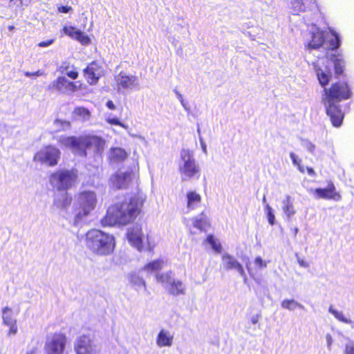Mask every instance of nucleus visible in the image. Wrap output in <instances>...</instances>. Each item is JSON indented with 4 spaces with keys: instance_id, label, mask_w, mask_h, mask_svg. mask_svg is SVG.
Here are the masks:
<instances>
[{
    "instance_id": "obj_1",
    "label": "nucleus",
    "mask_w": 354,
    "mask_h": 354,
    "mask_svg": "<svg viewBox=\"0 0 354 354\" xmlns=\"http://www.w3.org/2000/svg\"><path fill=\"white\" fill-rule=\"evenodd\" d=\"M145 200V196L143 194H138L109 207L106 216L101 220L102 225L113 226L129 223L140 214Z\"/></svg>"
},
{
    "instance_id": "obj_2",
    "label": "nucleus",
    "mask_w": 354,
    "mask_h": 354,
    "mask_svg": "<svg viewBox=\"0 0 354 354\" xmlns=\"http://www.w3.org/2000/svg\"><path fill=\"white\" fill-rule=\"evenodd\" d=\"M322 102L334 127H339L342 122L344 113L338 103L342 100H347L351 96V89L346 83L337 82L330 88H324Z\"/></svg>"
},
{
    "instance_id": "obj_3",
    "label": "nucleus",
    "mask_w": 354,
    "mask_h": 354,
    "mask_svg": "<svg viewBox=\"0 0 354 354\" xmlns=\"http://www.w3.org/2000/svg\"><path fill=\"white\" fill-rule=\"evenodd\" d=\"M58 142L69 149L74 154L87 156V150L93 149L96 154L104 151L105 141L97 136H65L59 137Z\"/></svg>"
},
{
    "instance_id": "obj_4",
    "label": "nucleus",
    "mask_w": 354,
    "mask_h": 354,
    "mask_svg": "<svg viewBox=\"0 0 354 354\" xmlns=\"http://www.w3.org/2000/svg\"><path fill=\"white\" fill-rule=\"evenodd\" d=\"M85 245L92 253L98 256H107L115 249V238L102 230L92 229L86 234Z\"/></svg>"
},
{
    "instance_id": "obj_5",
    "label": "nucleus",
    "mask_w": 354,
    "mask_h": 354,
    "mask_svg": "<svg viewBox=\"0 0 354 354\" xmlns=\"http://www.w3.org/2000/svg\"><path fill=\"white\" fill-rule=\"evenodd\" d=\"M97 203V197L95 192L84 191L81 192L74 209V216L72 223L74 226H82L86 222L91 212L95 209Z\"/></svg>"
},
{
    "instance_id": "obj_6",
    "label": "nucleus",
    "mask_w": 354,
    "mask_h": 354,
    "mask_svg": "<svg viewBox=\"0 0 354 354\" xmlns=\"http://www.w3.org/2000/svg\"><path fill=\"white\" fill-rule=\"evenodd\" d=\"M330 35L317 29L311 32V39L305 46L306 50L310 53L312 50H317L321 47L325 49L336 50L340 44L341 40L339 35L334 30H330Z\"/></svg>"
},
{
    "instance_id": "obj_7",
    "label": "nucleus",
    "mask_w": 354,
    "mask_h": 354,
    "mask_svg": "<svg viewBox=\"0 0 354 354\" xmlns=\"http://www.w3.org/2000/svg\"><path fill=\"white\" fill-rule=\"evenodd\" d=\"M178 170L183 181L199 178L201 168L196 162L193 152L190 150L185 149L181 150Z\"/></svg>"
},
{
    "instance_id": "obj_8",
    "label": "nucleus",
    "mask_w": 354,
    "mask_h": 354,
    "mask_svg": "<svg viewBox=\"0 0 354 354\" xmlns=\"http://www.w3.org/2000/svg\"><path fill=\"white\" fill-rule=\"evenodd\" d=\"M77 177L76 170H59L50 175V183L57 190L66 191L75 183Z\"/></svg>"
},
{
    "instance_id": "obj_9",
    "label": "nucleus",
    "mask_w": 354,
    "mask_h": 354,
    "mask_svg": "<svg viewBox=\"0 0 354 354\" xmlns=\"http://www.w3.org/2000/svg\"><path fill=\"white\" fill-rule=\"evenodd\" d=\"M156 280L160 283L169 294L173 296L184 295L186 293V286L180 279H176L171 272L158 274Z\"/></svg>"
},
{
    "instance_id": "obj_10",
    "label": "nucleus",
    "mask_w": 354,
    "mask_h": 354,
    "mask_svg": "<svg viewBox=\"0 0 354 354\" xmlns=\"http://www.w3.org/2000/svg\"><path fill=\"white\" fill-rule=\"evenodd\" d=\"M60 154V151L57 148L48 146L35 153L34 161L53 167L57 164Z\"/></svg>"
},
{
    "instance_id": "obj_11",
    "label": "nucleus",
    "mask_w": 354,
    "mask_h": 354,
    "mask_svg": "<svg viewBox=\"0 0 354 354\" xmlns=\"http://www.w3.org/2000/svg\"><path fill=\"white\" fill-rule=\"evenodd\" d=\"M48 90L55 91L63 94L70 95L80 89L77 82L68 80L65 76H59L53 81L48 86Z\"/></svg>"
},
{
    "instance_id": "obj_12",
    "label": "nucleus",
    "mask_w": 354,
    "mask_h": 354,
    "mask_svg": "<svg viewBox=\"0 0 354 354\" xmlns=\"http://www.w3.org/2000/svg\"><path fill=\"white\" fill-rule=\"evenodd\" d=\"M66 337L62 333L48 336L45 344L46 354H62L66 346Z\"/></svg>"
},
{
    "instance_id": "obj_13",
    "label": "nucleus",
    "mask_w": 354,
    "mask_h": 354,
    "mask_svg": "<svg viewBox=\"0 0 354 354\" xmlns=\"http://www.w3.org/2000/svg\"><path fill=\"white\" fill-rule=\"evenodd\" d=\"M115 80L118 86V90H133L139 88L138 78L136 75H128L121 71L115 76Z\"/></svg>"
},
{
    "instance_id": "obj_14",
    "label": "nucleus",
    "mask_w": 354,
    "mask_h": 354,
    "mask_svg": "<svg viewBox=\"0 0 354 354\" xmlns=\"http://www.w3.org/2000/svg\"><path fill=\"white\" fill-rule=\"evenodd\" d=\"M221 261V266L223 267V269L227 271L232 270H236L243 277L244 281H246L247 276L243 267L234 257L228 253H225L222 255Z\"/></svg>"
},
{
    "instance_id": "obj_15",
    "label": "nucleus",
    "mask_w": 354,
    "mask_h": 354,
    "mask_svg": "<svg viewBox=\"0 0 354 354\" xmlns=\"http://www.w3.org/2000/svg\"><path fill=\"white\" fill-rule=\"evenodd\" d=\"M75 351L76 354H95V346L90 337L87 335L80 336L75 342Z\"/></svg>"
},
{
    "instance_id": "obj_16",
    "label": "nucleus",
    "mask_w": 354,
    "mask_h": 354,
    "mask_svg": "<svg viewBox=\"0 0 354 354\" xmlns=\"http://www.w3.org/2000/svg\"><path fill=\"white\" fill-rule=\"evenodd\" d=\"M84 76L90 84H95L103 74L102 66L97 62L90 63L84 70Z\"/></svg>"
},
{
    "instance_id": "obj_17",
    "label": "nucleus",
    "mask_w": 354,
    "mask_h": 354,
    "mask_svg": "<svg viewBox=\"0 0 354 354\" xmlns=\"http://www.w3.org/2000/svg\"><path fill=\"white\" fill-rule=\"evenodd\" d=\"M142 236L141 227L138 225L129 228L127 234L129 242L139 251L142 249Z\"/></svg>"
},
{
    "instance_id": "obj_18",
    "label": "nucleus",
    "mask_w": 354,
    "mask_h": 354,
    "mask_svg": "<svg viewBox=\"0 0 354 354\" xmlns=\"http://www.w3.org/2000/svg\"><path fill=\"white\" fill-rule=\"evenodd\" d=\"M132 180L131 172H120L113 175L111 179V183L116 189H124L129 187Z\"/></svg>"
},
{
    "instance_id": "obj_19",
    "label": "nucleus",
    "mask_w": 354,
    "mask_h": 354,
    "mask_svg": "<svg viewBox=\"0 0 354 354\" xmlns=\"http://www.w3.org/2000/svg\"><path fill=\"white\" fill-rule=\"evenodd\" d=\"M311 192L315 195L317 198L333 199L335 201L341 199L339 194L335 192V187L333 184H330L326 188L312 189Z\"/></svg>"
},
{
    "instance_id": "obj_20",
    "label": "nucleus",
    "mask_w": 354,
    "mask_h": 354,
    "mask_svg": "<svg viewBox=\"0 0 354 354\" xmlns=\"http://www.w3.org/2000/svg\"><path fill=\"white\" fill-rule=\"evenodd\" d=\"M64 32L73 39H77L82 44L86 45L91 42L89 37L80 30L73 26H65L63 28Z\"/></svg>"
},
{
    "instance_id": "obj_21",
    "label": "nucleus",
    "mask_w": 354,
    "mask_h": 354,
    "mask_svg": "<svg viewBox=\"0 0 354 354\" xmlns=\"http://www.w3.org/2000/svg\"><path fill=\"white\" fill-rule=\"evenodd\" d=\"M281 209L286 220L289 222L291 221L296 214V210L293 205V201L289 195H286L281 201Z\"/></svg>"
},
{
    "instance_id": "obj_22",
    "label": "nucleus",
    "mask_w": 354,
    "mask_h": 354,
    "mask_svg": "<svg viewBox=\"0 0 354 354\" xmlns=\"http://www.w3.org/2000/svg\"><path fill=\"white\" fill-rule=\"evenodd\" d=\"M313 64L319 84L324 87L330 81L331 77L330 73L328 71L326 67L324 69L317 62H313Z\"/></svg>"
},
{
    "instance_id": "obj_23",
    "label": "nucleus",
    "mask_w": 354,
    "mask_h": 354,
    "mask_svg": "<svg viewBox=\"0 0 354 354\" xmlns=\"http://www.w3.org/2000/svg\"><path fill=\"white\" fill-rule=\"evenodd\" d=\"M128 156L127 151L121 147H112L110 149L108 158L111 163L123 162Z\"/></svg>"
},
{
    "instance_id": "obj_24",
    "label": "nucleus",
    "mask_w": 354,
    "mask_h": 354,
    "mask_svg": "<svg viewBox=\"0 0 354 354\" xmlns=\"http://www.w3.org/2000/svg\"><path fill=\"white\" fill-rule=\"evenodd\" d=\"M261 313L257 311L256 313L251 314L248 316V322L245 326L247 333H251V331H255L260 329L261 324L259 320L261 319Z\"/></svg>"
},
{
    "instance_id": "obj_25",
    "label": "nucleus",
    "mask_w": 354,
    "mask_h": 354,
    "mask_svg": "<svg viewBox=\"0 0 354 354\" xmlns=\"http://www.w3.org/2000/svg\"><path fill=\"white\" fill-rule=\"evenodd\" d=\"M173 338L169 331L162 329L157 336L156 344L159 347L171 346Z\"/></svg>"
},
{
    "instance_id": "obj_26",
    "label": "nucleus",
    "mask_w": 354,
    "mask_h": 354,
    "mask_svg": "<svg viewBox=\"0 0 354 354\" xmlns=\"http://www.w3.org/2000/svg\"><path fill=\"white\" fill-rule=\"evenodd\" d=\"M187 208L188 210H193L197 208L201 203V196L194 191L187 193Z\"/></svg>"
},
{
    "instance_id": "obj_27",
    "label": "nucleus",
    "mask_w": 354,
    "mask_h": 354,
    "mask_svg": "<svg viewBox=\"0 0 354 354\" xmlns=\"http://www.w3.org/2000/svg\"><path fill=\"white\" fill-rule=\"evenodd\" d=\"M72 201V198L68 195L67 192H63L56 195L54 204L60 209L66 208L70 205Z\"/></svg>"
},
{
    "instance_id": "obj_28",
    "label": "nucleus",
    "mask_w": 354,
    "mask_h": 354,
    "mask_svg": "<svg viewBox=\"0 0 354 354\" xmlns=\"http://www.w3.org/2000/svg\"><path fill=\"white\" fill-rule=\"evenodd\" d=\"M289 8L292 15H298L301 12L306 11L307 8L311 10V6H306L302 0H291L289 3Z\"/></svg>"
},
{
    "instance_id": "obj_29",
    "label": "nucleus",
    "mask_w": 354,
    "mask_h": 354,
    "mask_svg": "<svg viewBox=\"0 0 354 354\" xmlns=\"http://www.w3.org/2000/svg\"><path fill=\"white\" fill-rule=\"evenodd\" d=\"M127 279L129 282L135 287L138 290L143 288L147 291L146 283L144 279L136 272H131L128 274Z\"/></svg>"
},
{
    "instance_id": "obj_30",
    "label": "nucleus",
    "mask_w": 354,
    "mask_h": 354,
    "mask_svg": "<svg viewBox=\"0 0 354 354\" xmlns=\"http://www.w3.org/2000/svg\"><path fill=\"white\" fill-rule=\"evenodd\" d=\"M192 221L193 226L201 231L206 230L207 227L209 226L207 218L203 213L194 217Z\"/></svg>"
},
{
    "instance_id": "obj_31",
    "label": "nucleus",
    "mask_w": 354,
    "mask_h": 354,
    "mask_svg": "<svg viewBox=\"0 0 354 354\" xmlns=\"http://www.w3.org/2000/svg\"><path fill=\"white\" fill-rule=\"evenodd\" d=\"M281 306L290 311L295 310L296 308H299L301 310H305V307L303 304L299 303L296 300L291 299H284L281 303Z\"/></svg>"
},
{
    "instance_id": "obj_32",
    "label": "nucleus",
    "mask_w": 354,
    "mask_h": 354,
    "mask_svg": "<svg viewBox=\"0 0 354 354\" xmlns=\"http://www.w3.org/2000/svg\"><path fill=\"white\" fill-rule=\"evenodd\" d=\"M2 319L5 325L17 323V320L13 317V313L11 308L6 307L2 310Z\"/></svg>"
},
{
    "instance_id": "obj_33",
    "label": "nucleus",
    "mask_w": 354,
    "mask_h": 354,
    "mask_svg": "<svg viewBox=\"0 0 354 354\" xmlns=\"http://www.w3.org/2000/svg\"><path fill=\"white\" fill-rule=\"evenodd\" d=\"M53 126L56 131H67L71 127V124L69 121L60 119H56L53 122Z\"/></svg>"
},
{
    "instance_id": "obj_34",
    "label": "nucleus",
    "mask_w": 354,
    "mask_h": 354,
    "mask_svg": "<svg viewBox=\"0 0 354 354\" xmlns=\"http://www.w3.org/2000/svg\"><path fill=\"white\" fill-rule=\"evenodd\" d=\"M60 71L62 72V73L67 75L72 80H76L79 75L78 72L75 70V68L73 66H62L60 67Z\"/></svg>"
},
{
    "instance_id": "obj_35",
    "label": "nucleus",
    "mask_w": 354,
    "mask_h": 354,
    "mask_svg": "<svg viewBox=\"0 0 354 354\" xmlns=\"http://www.w3.org/2000/svg\"><path fill=\"white\" fill-rule=\"evenodd\" d=\"M163 263L162 260H155L152 262L149 263L144 267V270L147 272H153L158 271L161 269L162 265Z\"/></svg>"
},
{
    "instance_id": "obj_36",
    "label": "nucleus",
    "mask_w": 354,
    "mask_h": 354,
    "mask_svg": "<svg viewBox=\"0 0 354 354\" xmlns=\"http://www.w3.org/2000/svg\"><path fill=\"white\" fill-rule=\"evenodd\" d=\"M328 311L334 315V317L337 319L339 321L346 323V324H350L351 321L348 319H347L344 313L342 311H338L335 309H334L332 306H330L328 309Z\"/></svg>"
},
{
    "instance_id": "obj_37",
    "label": "nucleus",
    "mask_w": 354,
    "mask_h": 354,
    "mask_svg": "<svg viewBox=\"0 0 354 354\" xmlns=\"http://www.w3.org/2000/svg\"><path fill=\"white\" fill-rule=\"evenodd\" d=\"M73 114L79 116L81 119L86 120L90 117V111L84 107H76L73 111Z\"/></svg>"
},
{
    "instance_id": "obj_38",
    "label": "nucleus",
    "mask_w": 354,
    "mask_h": 354,
    "mask_svg": "<svg viewBox=\"0 0 354 354\" xmlns=\"http://www.w3.org/2000/svg\"><path fill=\"white\" fill-rule=\"evenodd\" d=\"M333 64L335 70V73L337 75H341L344 71V61L339 58L338 57H335L333 59Z\"/></svg>"
},
{
    "instance_id": "obj_39",
    "label": "nucleus",
    "mask_w": 354,
    "mask_h": 354,
    "mask_svg": "<svg viewBox=\"0 0 354 354\" xmlns=\"http://www.w3.org/2000/svg\"><path fill=\"white\" fill-rule=\"evenodd\" d=\"M207 243L212 246V249L217 252H220L221 251V243L214 238L213 235H209L207 237Z\"/></svg>"
},
{
    "instance_id": "obj_40",
    "label": "nucleus",
    "mask_w": 354,
    "mask_h": 354,
    "mask_svg": "<svg viewBox=\"0 0 354 354\" xmlns=\"http://www.w3.org/2000/svg\"><path fill=\"white\" fill-rule=\"evenodd\" d=\"M265 212L269 224L271 225H274L275 224V216L274 214L272 208L270 206L269 204H266Z\"/></svg>"
},
{
    "instance_id": "obj_41",
    "label": "nucleus",
    "mask_w": 354,
    "mask_h": 354,
    "mask_svg": "<svg viewBox=\"0 0 354 354\" xmlns=\"http://www.w3.org/2000/svg\"><path fill=\"white\" fill-rule=\"evenodd\" d=\"M301 145L302 147L306 149L309 153L314 154L316 147L309 140L303 138L301 139Z\"/></svg>"
},
{
    "instance_id": "obj_42",
    "label": "nucleus",
    "mask_w": 354,
    "mask_h": 354,
    "mask_svg": "<svg viewBox=\"0 0 354 354\" xmlns=\"http://www.w3.org/2000/svg\"><path fill=\"white\" fill-rule=\"evenodd\" d=\"M254 266L258 269H261L267 267V262L263 261L261 257H257L254 259Z\"/></svg>"
},
{
    "instance_id": "obj_43",
    "label": "nucleus",
    "mask_w": 354,
    "mask_h": 354,
    "mask_svg": "<svg viewBox=\"0 0 354 354\" xmlns=\"http://www.w3.org/2000/svg\"><path fill=\"white\" fill-rule=\"evenodd\" d=\"M344 354H354V343L351 342L346 344Z\"/></svg>"
},
{
    "instance_id": "obj_44",
    "label": "nucleus",
    "mask_w": 354,
    "mask_h": 354,
    "mask_svg": "<svg viewBox=\"0 0 354 354\" xmlns=\"http://www.w3.org/2000/svg\"><path fill=\"white\" fill-rule=\"evenodd\" d=\"M197 126H198V127H197V132L199 134V140H200V143H201V148L203 149V151L206 154L207 152V146H206V144L204 142L203 138L200 136L201 129H200L199 125L198 124Z\"/></svg>"
},
{
    "instance_id": "obj_45",
    "label": "nucleus",
    "mask_w": 354,
    "mask_h": 354,
    "mask_svg": "<svg viewBox=\"0 0 354 354\" xmlns=\"http://www.w3.org/2000/svg\"><path fill=\"white\" fill-rule=\"evenodd\" d=\"M290 158L292 160V164L295 166L299 165L301 163V159H299L297 157V156L295 153H293V152H291L290 153Z\"/></svg>"
},
{
    "instance_id": "obj_46",
    "label": "nucleus",
    "mask_w": 354,
    "mask_h": 354,
    "mask_svg": "<svg viewBox=\"0 0 354 354\" xmlns=\"http://www.w3.org/2000/svg\"><path fill=\"white\" fill-rule=\"evenodd\" d=\"M7 326L10 327V330L8 332L9 335H15L17 333L18 328H17V323L11 324H9Z\"/></svg>"
},
{
    "instance_id": "obj_47",
    "label": "nucleus",
    "mask_w": 354,
    "mask_h": 354,
    "mask_svg": "<svg viewBox=\"0 0 354 354\" xmlns=\"http://www.w3.org/2000/svg\"><path fill=\"white\" fill-rule=\"evenodd\" d=\"M44 74V72L41 71L40 70H38L35 73H30V72H28V71L24 73L25 76L28 77H29L41 76Z\"/></svg>"
},
{
    "instance_id": "obj_48",
    "label": "nucleus",
    "mask_w": 354,
    "mask_h": 354,
    "mask_svg": "<svg viewBox=\"0 0 354 354\" xmlns=\"http://www.w3.org/2000/svg\"><path fill=\"white\" fill-rule=\"evenodd\" d=\"M108 122L111 124L118 125V126H120L122 127H125V125L123 124L118 118L109 119Z\"/></svg>"
},
{
    "instance_id": "obj_49",
    "label": "nucleus",
    "mask_w": 354,
    "mask_h": 354,
    "mask_svg": "<svg viewBox=\"0 0 354 354\" xmlns=\"http://www.w3.org/2000/svg\"><path fill=\"white\" fill-rule=\"evenodd\" d=\"M72 10L71 6H62L58 8V11L62 13H68Z\"/></svg>"
},
{
    "instance_id": "obj_50",
    "label": "nucleus",
    "mask_w": 354,
    "mask_h": 354,
    "mask_svg": "<svg viewBox=\"0 0 354 354\" xmlns=\"http://www.w3.org/2000/svg\"><path fill=\"white\" fill-rule=\"evenodd\" d=\"M326 343H327V347H328V349L329 351L331 350V346H332V344H333V338H332V336L330 335V334H327L326 335Z\"/></svg>"
},
{
    "instance_id": "obj_51",
    "label": "nucleus",
    "mask_w": 354,
    "mask_h": 354,
    "mask_svg": "<svg viewBox=\"0 0 354 354\" xmlns=\"http://www.w3.org/2000/svg\"><path fill=\"white\" fill-rule=\"evenodd\" d=\"M53 43V39H50V40H48V41H41L39 44V46H40V47H46V46H48L51 45Z\"/></svg>"
},
{
    "instance_id": "obj_52",
    "label": "nucleus",
    "mask_w": 354,
    "mask_h": 354,
    "mask_svg": "<svg viewBox=\"0 0 354 354\" xmlns=\"http://www.w3.org/2000/svg\"><path fill=\"white\" fill-rule=\"evenodd\" d=\"M185 110L189 113L190 111L189 107H188L187 103L183 100L180 102Z\"/></svg>"
},
{
    "instance_id": "obj_53",
    "label": "nucleus",
    "mask_w": 354,
    "mask_h": 354,
    "mask_svg": "<svg viewBox=\"0 0 354 354\" xmlns=\"http://www.w3.org/2000/svg\"><path fill=\"white\" fill-rule=\"evenodd\" d=\"M106 105L111 110H114L115 109V106L111 100H109L106 102Z\"/></svg>"
},
{
    "instance_id": "obj_54",
    "label": "nucleus",
    "mask_w": 354,
    "mask_h": 354,
    "mask_svg": "<svg viewBox=\"0 0 354 354\" xmlns=\"http://www.w3.org/2000/svg\"><path fill=\"white\" fill-rule=\"evenodd\" d=\"M297 261H298V263L299 264V266L301 267L307 268L308 266V263L306 262H305L303 259H301L299 258L297 259Z\"/></svg>"
},
{
    "instance_id": "obj_55",
    "label": "nucleus",
    "mask_w": 354,
    "mask_h": 354,
    "mask_svg": "<svg viewBox=\"0 0 354 354\" xmlns=\"http://www.w3.org/2000/svg\"><path fill=\"white\" fill-rule=\"evenodd\" d=\"M174 91L176 93L177 98L179 100L180 102L184 100L182 94H180L177 90L175 89Z\"/></svg>"
},
{
    "instance_id": "obj_56",
    "label": "nucleus",
    "mask_w": 354,
    "mask_h": 354,
    "mask_svg": "<svg viewBox=\"0 0 354 354\" xmlns=\"http://www.w3.org/2000/svg\"><path fill=\"white\" fill-rule=\"evenodd\" d=\"M307 172H308V174L310 176H315V172L313 170V169L311 168V167H307Z\"/></svg>"
},
{
    "instance_id": "obj_57",
    "label": "nucleus",
    "mask_w": 354,
    "mask_h": 354,
    "mask_svg": "<svg viewBox=\"0 0 354 354\" xmlns=\"http://www.w3.org/2000/svg\"><path fill=\"white\" fill-rule=\"evenodd\" d=\"M297 167L300 172L304 173V168L301 165V163L299 165H297Z\"/></svg>"
},
{
    "instance_id": "obj_58",
    "label": "nucleus",
    "mask_w": 354,
    "mask_h": 354,
    "mask_svg": "<svg viewBox=\"0 0 354 354\" xmlns=\"http://www.w3.org/2000/svg\"><path fill=\"white\" fill-rule=\"evenodd\" d=\"M11 1H13L15 4H17L18 6L22 4V1L21 0H11Z\"/></svg>"
},
{
    "instance_id": "obj_59",
    "label": "nucleus",
    "mask_w": 354,
    "mask_h": 354,
    "mask_svg": "<svg viewBox=\"0 0 354 354\" xmlns=\"http://www.w3.org/2000/svg\"><path fill=\"white\" fill-rule=\"evenodd\" d=\"M292 230L294 233V236H296L298 233L299 229L297 227H295L292 228Z\"/></svg>"
},
{
    "instance_id": "obj_60",
    "label": "nucleus",
    "mask_w": 354,
    "mask_h": 354,
    "mask_svg": "<svg viewBox=\"0 0 354 354\" xmlns=\"http://www.w3.org/2000/svg\"><path fill=\"white\" fill-rule=\"evenodd\" d=\"M262 202H263V203L264 204L265 206H266V204H268L267 201H266V196H263V199H262Z\"/></svg>"
},
{
    "instance_id": "obj_61",
    "label": "nucleus",
    "mask_w": 354,
    "mask_h": 354,
    "mask_svg": "<svg viewBox=\"0 0 354 354\" xmlns=\"http://www.w3.org/2000/svg\"><path fill=\"white\" fill-rule=\"evenodd\" d=\"M310 4H316V0H310Z\"/></svg>"
},
{
    "instance_id": "obj_62",
    "label": "nucleus",
    "mask_w": 354,
    "mask_h": 354,
    "mask_svg": "<svg viewBox=\"0 0 354 354\" xmlns=\"http://www.w3.org/2000/svg\"><path fill=\"white\" fill-rule=\"evenodd\" d=\"M246 266H247V268H248V270L250 274L252 275V273H251V271H250V268H249L248 265L247 264Z\"/></svg>"
}]
</instances>
